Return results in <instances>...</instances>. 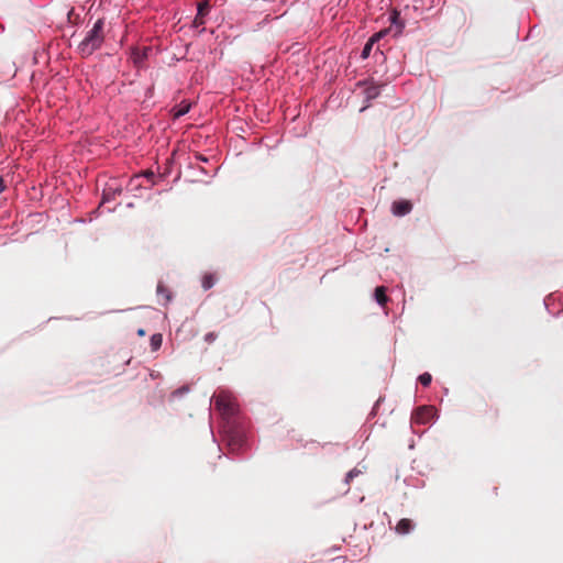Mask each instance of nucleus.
Segmentation results:
<instances>
[{"mask_svg":"<svg viewBox=\"0 0 563 563\" xmlns=\"http://www.w3.org/2000/svg\"><path fill=\"white\" fill-rule=\"evenodd\" d=\"M162 342H163V338H162V334H153L152 338H151V346H152V350L153 351H156L161 347L162 345Z\"/></svg>","mask_w":563,"mask_h":563,"instance_id":"nucleus-12","label":"nucleus"},{"mask_svg":"<svg viewBox=\"0 0 563 563\" xmlns=\"http://www.w3.org/2000/svg\"><path fill=\"white\" fill-rule=\"evenodd\" d=\"M122 188L121 187H113L112 185H108L107 188L103 190L102 196V203L114 200L117 196L121 195Z\"/></svg>","mask_w":563,"mask_h":563,"instance_id":"nucleus-7","label":"nucleus"},{"mask_svg":"<svg viewBox=\"0 0 563 563\" xmlns=\"http://www.w3.org/2000/svg\"><path fill=\"white\" fill-rule=\"evenodd\" d=\"M104 22L102 19H98L91 30L88 31L85 38L78 45V49L82 56H89L95 51L101 47L104 41Z\"/></svg>","mask_w":563,"mask_h":563,"instance_id":"nucleus-1","label":"nucleus"},{"mask_svg":"<svg viewBox=\"0 0 563 563\" xmlns=\"http://www.w3.org/2000/svg\"><path fill=\"white\" fill-rule=\"evenodd\" d=\"M144 175L150 178L154 176V173L148 170Z\"/></svg>","mask_w":563,"mask_h":563,"instance_id":"nucleus-23","label":"nucleus"},{"mask_svg":"<svg viewBox=\"0 0 563 563\" xmlns=\"http://www.w3.org/2000/svg\"><path fill=\"white\" fill-rule=\"evenodd\" d=\"M391 24L394 25H397L398 26V33L401 32L402 27H404V23L400 22V14L397 12V11H394L389 18Z\"/></svg>","mask_w":563,"mask_h":563,"instance_id":"nucleus-11","label":"nucleus"},{"mask_svg":"<svg viewBox=\"0 0 563 563\" xmlns=\"http://www.w3.org/2000/svg\"><path fill=\"white\" fill-rule=\"evenodd\" d=\"M387 33V30H382L377 33H375L372 37H369L372 41H374L375 43L377 41H379L383 36H385V34Z\"/></svg>","mask_w":563,"mask_h":563,"instance_id":"nucleus-17","label":"nucleus"},{"mask_svg":"<svg viewBox=\"0 0 563 563\" xmlns=\"http://www.w3.org/2000/svg\"><path fill=\"white\" fill-rule=\"evenodd\" d=\"M199 159H200V161H205V162L207 161V158H205V157H202V156H199Z\"/></svg>","mask_w":563,"mask_h":563,"instance_id":"nucleus-25","label":"nucleus"},{"mask_svg":"<svg viewBox=\"0 0 563 563\" xmlns=\"http://www.w3.org/2000/svg\"><path fill=\"white\" fill-rule=\"evenodd\" d=\"M217 339V334L214 332H209L205 336V341L208 343H212Z\"/></svg>","mask_w":563,"mask_h":563,"instance_id":"nucleus-18","label":"nucleus"},{"mask_svg":"<svg viewBox=\"0 0 563 563\" xmlns=\"http://www.w3.org/2000/svg\"><path fill=\"white\" fill-rule=\"evenodd\" d=\"M434 412L435 410L432 406L419 407L412 415V421L418 424H426L433 418Z\"/></svg>","mask_w":563,"mask_h":563,"instance_id":"nucleus-3","label":"nucleus"},{"mask_svg":"<svg viewBox=\"0 0 563 563\" xmlns=\"http://www.w3.org/2000/svg\"><path fill=\"white\" fill-rule=\"evenodd\" d=\"M4 189L3 179L0 177V192Z\"/></svg>","mask_w":563,"mask_h":563,"instance_id":"nucleus-22","label":"nucleus"},{"mask_svg":"<svg viewBox=\"0 0 563 563\" xmlns=\"http://www.w3.org/2000/svg\"><path fill=\"white\" fill-rule=\"evenodd\" d=\"M254 112L257 118H260L262 121L264 120L262 117L263 112H264V108H262L261 111H258V108H254Z\"/></svg>","mask_w":563,"mask_h":563,"instance_id":"nucleus-19","label":"nucleus"},{"mask_svg":"<svg viewBox=\"0 0 563 563\" xmlns=\"http://www.w3.org/2000/svg\"><path fill=\"white\" fill-rule=\"evenodd\" d=\"M210 11V4L208 1H201L198 3V12H197V15L195 18V20L192 21V26L194 27H200L205 24V16L209 13Z\"/></svg>","mask_w":563,"mask_h":563,"instance_id":"nucleus-5","label":"nucleus"},{"mask_svg":"<svg viewBox=\"0 0 563 563\" xmlns=\"http://www.w3.org/2000/svg\"><path fill=\"white\" fill-rule=\"evenodd\" d=\"M214 406L222 415L228 417L234 416L239 409L236 398L225 390H220L214 396Z\"/></svg>","mask_w":563,"mask_h":563,"instance_id":"nucleus-2","label":"nucleus"},{"mask_svg":"<svg viewBox=\"0 0 563 563\" xmlns=\"http://www.w3.org/2000/svg\"><path fill=\"white\" fill-rule=\"evenodd\" d=\"M235 444H233L232 442L229 443V446H231V449L234 451L235 450Z\"/></svg>","mask_w":563,"mask_h":563,"instance_id":"nucleus-24","label":"nucleus"},{"mask_svg":"<svg viewBox=\"0 0 563 563\" xmlns=\"http://www.w3.org/2000/svg\"><path fill=\"white\" fill-rule=\"evenodd\" d=\"M357 473H358V472H356L355 470H352L351 472H349V473H347V476H346L347 482H349L350 479H352L354 476H356V475H357Z\"/></svg>","mask_w":563,"mask_h":563,"instance_id":"nucleus-20","label":"nucleus"},{"mask_svg":"<svg viewBox=\"0 0 563 563\" xmlns=\"http://www.w3.org/2000/svg\"><path fill=\"white\" fill-rule=\"evenodd\" d=\"M137 334H139L140 336H144V335H145V330H144V329H139V330H137Z\"/></svg>","mask_w":563,"mask_h":563,"instance_id":"nucleus-21","label":"nucleus"},{"mask_svg":"<svg viewBox=\"0 0 563 563\" xmlns=\"http://www.w3.org/2000/svg\"><path fill=\"white\" fill-rule=\"evenodd\" d=\"M189 109L190 108H178V110L173 112V118L178 119V118L185 115L189 111Z\"/></svg>","mask_w":563,"mask_h":563,"instance_id":"nucleus-16","label":"nucleus"},{"mask_svg":"<svg viewBox=\"0 0 563 563\" xmlns=\"http://www.w3.org/2000/svg\"><path fill=\"white\" fill-rule=\"evenodd\" d=\"M413 529V523L410 519H400L395 528L398 534H408Z\"/></svg>","mask_w":563,"mask_h":563,"instance_id":"nucleus-8","label":"nucleus"},{"mask_svg":"<svg viewBox=\"0 0 563 563\" xmlns=\"http://www.w3.org/2000/svg\"><path fill=\"white\" fill-rule=\"evenodd\" d=\"M375 299L380 306H385L387 303L388 297L386 295V288L384 286L376 287Z\"/></svg>","mask_w":563,"mask_h":563,"instance_id":"nucleus-9","label":"nucleus"},{"mask_svg":"<svg viewBox=\"0 0 563 563\" xmlns=\"http://www.w3.org/2000/svg\"><path fill=\"white\" fill-rule=\"evenodd\" d=\"M412 209V203L408 200H398L394 201L391 210L393 213L397 217H402L409 213Z\"/></svg>","mask_w":563,"mask_h":563,"instance_id":"nucleus-6","label":"nucleus"},{"mask_svg":"<svg viewBox=\"0 0 563 563\" xmlns=\"http://www.w3.org/2000/svg\"><path fill=\"white\" fill-rule=\"evenodd\" d=\"M418 380L422 386L428 387L431 384L432 376L429 373H423L418 377Z\"/></svg>","mask_w":563,"mask_h":563,"instance_id":"nucleus-15","label":"nucleus"},{"mask_svg":"<svg viewBox=\"0 0 563 563\" xmlns=\"http://www.w3.org/2000/svg\"><path fill=\"white\" fill-rule=\"evenodd\" d=\"M216 284V278L212 274H206L202 278V287L205 290L210 289Z\"/></svg>","mask_w":563,"mask_h":563,"instance_id":"nucleus-10","label":"nucleus"},{"mask_svg":"<svg viewBox=\"0 0 563 563\" xmlns=\"http://www.w3.org/2000/svg\"><path fill=\"white\" fill-rule=\"evenodd\" d=\"M156 291H157L158 296H164L166 301L170 300V294H169L168 289L162 283H158Z\"/></svg>","mask_w":563,"mask_h":563,"instance_id":"nucleus-14","label":"nucleus"},{"mask_svg":"<svg viewBox=\"0 0 563 563\" xmlns=\"http://www.w3.org/2000/svg\"><path fill=\"white\" fill-rule=\"evenodd\" d=\"M361 93L364 96V101L368 102L377 98L380 93V86L375 84L358 82Z\"/></svg>","mask_w":563,"mask_h":563,"instance_id":"nucleus-4","label":"nucleus"},{"mask_svg":"<svg viewBox=\"0 0 563 563\" xmlns=\"http://www.w3.org/2000/svg\"><path fill=\"white\" fill-rule=\"evenodd\" d=\"M374 44H375V42L372 41L371 38L367 41V43L365 44V46L363 47V51L361 53V57L363 59H366L369 56Z\"/></svg>","mask_w":563,"mask_h":563,"instance_id":"nucleus-13","label":"nucleus"}]
</instances>
